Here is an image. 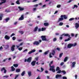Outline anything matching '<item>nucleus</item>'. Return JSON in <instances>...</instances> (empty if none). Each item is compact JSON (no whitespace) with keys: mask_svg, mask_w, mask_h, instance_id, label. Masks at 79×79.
I'll return each mask as SVG.
<instances>
[{"mask_svg":"<svg viewBox=\"0 0 79 79\" xmlns=\"http://www.w3.org/2000/svg\"><path fill=\"white\" fill-rule=\"evenodd\" d=\"M63 17H61V18H60L58 21V22H60V21H62L63 20Z\"/></svg>","mask_w":79,"mask_h":79,"instance_id":"nucleus-25","label":"nucleus"},{"mask_svg":"<svg viewBox=\"0 0 79 79\" xmlns=\"http://www.w3.org/2000/svg\"><path fill=\"white\" fill-rule=\"evenodd\" d=\"M13 66L15 68H17V67H18V64H14Z\"/></svg>","mask_w":79,"mask_h":79,"instance_id":"nucleus-30","label":"nucleus"},{"mask_svg":"<svg viewBox=\"0 0 79 79\" xmlns=\"http://www.w3.org/2000/svg\"><path fill=\"white\" fill-rule=\"evenodd\" d=\"M61 77V75L60 74H57L56 76V79H58V77Z\"/></svg>","mask_w":79,"mask_h":79,"instance_id":"nucleus-15","label":"nucleus"},{"mask_svg":"<svg viewBox=\"0 0 79 79\" xmlns=\"http://www.w3.org/2000/svg\"><path fill=\"white\" fill-rule=\"evenodd\" d=\"M61 18H63L64 19H67V17L65 15H62L60 16Z\"/></svg>","mask_w":79,"mask_h":79,"instance_id":"nucleus-13","label":"nucleus"},{"mask_svg":"<svg viewBox=\"0 0 79 79\" xmlns=\"http://www.w3.org/2000/svg\"><path fill=\"white\" fill-rule=\"evenodd\" d=\"M50 68L49 69V70L52 71L53 73H55L56 71H55V69H54V68H55V66H54V65H52V66H51L50 64Z\"/></svg>","mask_w":79,"mask_h":79,"instance_id":"nucleus-2","label":"nucleus"},{"mask_svg":"<svg viewBox=\"0 0 79 79\" xmlns=\"http://www.w3.org/2000/svg\"><path fill=\"white\" fill-rule=\"evenodd\" d=\"M63 53H61L59 55V58H61L62 57V56H63Z\"/></svg>","mask_w":79,"mask_h":79,"instance_id":"nucleus-35","label":"nucleus"},{"mask_svg":"<svg viewBox=\"0 0 79 79\" xmlns=\"http://www.w3.org/2000/svg\"><path fill=\"white\" fill-rule=\"evenodd\" d=\"M10 20V18H7L5 19V21H6V22L7 23L8 21Z\"/></svg>","mask_w":79,"mask_h":79,"instance_id":"nucleus-32","label":"nucleus"},{"mask_svg":"<svg viewBox=\"0 0 79 79\" xmlns=\"http://www.w3.org/2000/svg\"><path fill=\"white\" fill-rule=\"evenodd\" d=\"M11 11V10H8L7 11V10H6L5 12H6L7 13H9Z\"/></svg>","mask_w":79,"mask_h":79,"instance_id":"nucleus-45","label":"nucleus"},{"mask_svg":"<svg viewBox=\"0 0 79 79\" xmlns=\"http://www.w3.org/2000/svg\"><path fill=\"white\" fill-rule=\"evenodd\" d=\"M37 9V8L35 7L33 8V11H35L36 10V9Z\"/></svg>","mask_w":79,"mask_h":79,"instance_id":"nucleus-57","label":"nucleus"},{"mask_svg":"<svg viewBox=\"0 0 79 79\" xmlns=\"http://www.w3.org/2000/svg\"><path fill=\"white\" fill-rule=\"evenodd\" d=\"M56 49L57 50H58V51H60V48H56Z\"/></svg>","mask_w":79,"mask_h":79,"instance_id":"nucleus-52","label":"nucleus"},{"mask_svg":"<svg viewBox=\"0 0 79 79\" xmlns=\"http://www.w3.org/2000/svg\"><path fill=\"white\" fill-rule=\"evenodd\" d=\"M37 29H38V27L36 26L34 29V32H36L37 31Z\"/></svg>","mask_w":79,"mask_h":79,"instance_id":"nucleus-24","label":"nucleus"},{"mask_svg":"<svg viewBox=\"0 0 79 79\" xmlns=\"http://www.w3.org/2000/svg\"><path fill=\"white\" fill-rule=\"evenodd\" d=\"M56 49H55L54 50H52V53H51V54H52V55H53V56H54V55H55V50Z\"/></svg>","mask_w":79,"mask_h":79,"instance_id":"nucleus-18","label":"nucleus"},{"mask_svg":"<svg viewBox=\"0 0 79 79\" xmlns=\"http://www.w3.org/2000/svg\"><path fill=\"white\" fill-rule=\"evenodd\" d=\"M15 39H16V37L14 36L12 37V40H15Z\"/></svg>","mask_w":79,"mask_h":79,"instance_id":"nucleus-48","label":"nucleus"},{"mask_svg":"<svg viewBox=\"0 0 79 79\" xmlns=\"http://www.w3.org/2000/svg\"><path fill=\"white\" fill-rule=\"evenodd\" d=\"M35 52V49H33L31 51H30L28 52V53L29 54H31L32 53H34V52Z\"/></svg>","mask_w":79,"mask_h":79,"instance_id":"nucleus-12","label":"nucleus"},{"mask_svg":"<svg viewBox=\"0 0 79 79\" xmlns=\"http://www.w3.org/2000/svg\"><path fill=\"white\" fill-rule=\"evenodd\" d=\"M24 74H25V71H23L21 75L22 76H24Z\"/></svg>","mask_w":79,"mask_h":79,"instance_id":"nucleus-29","label":"nucleus"},{"mask_svg":"<svg viewBox=\"0 0 79 79\" xmlns=\"http://www.w3.org/2000/svg\"><path fill=\"white\" fill-rule=\"evenodd\" d=\"M75 27L77 29L79 28V24L77 23H76L75 24Z\"/></svg>","mask_w":79,"mask_h":79,"instance_id":"nucleus-10","label":"nucleus"},{"mask_svg":"<svg viewBox=\"0 0 79 79\" xmlns=\"http://www.w3.org/2000/svg\"><path fill=\"white\" fill-rule=\"evenodd\" d=\"M29 12H26V14H25V15H29Z\"/></svg>","mask_w":79,"mask_h":79,"instance_id":"nucleus-64","label":"nucleus"},{"mask_svg":"<svg viewBox=\"0 0 79 79\" xmlns=\"http://www.w3.org/2000/svg\"><path fill=\"white\" fill-rule=\"evenodd\" d=\"M18 50L19 51H21V50H23V48H18Z\"/></svg>","mask_w":79,"mask_h":79,"instance_id":"nucleus-43","label":"nucleus"},{"mask_svg":"<svg viewBox=\"0 0 79 79\" xmlns=\"http://www.w3.org/2000/svg\"><path fill=\"white\" fill-rule=\"evenodd\" d=\"M15 35V33H12L10 35V37H12V36H14V35Z\"/></svg>","mask_w":79,"mask_h":79,"instance_id":"nucleus-47","label":"nucleus"},{"mask_svg":"<svg viewBox=\"0 0 79 79\" xmlns=\"http://www.w3.org/2000/svg\"><path fill=\"white\" fill-rule=\"evenodd\" d=\"M72 65L71 66V68H74L75 66V64H76V63L75 62H73L72 63Z\"/></svg>","mask_w":79,"mask_h":79,"instance_id":"nucleus-19","label":"nucleus"},{"mask_svg":"<svg viewBox=\"0 0 79 79\" xmlns=\"http://www.w3.org/2000/svg\"><path fill=\"white\" fill-rule=\"evenodd\" d=\"M52 53H50L49 54V58H52Z\"/></svg>","mask_w":79,"mask_h":79,"instance_id":"nucleus-49","label":"nucleus"},{"mask_svg":"<svg viewBox=\"0 0 79 79\" xmlns=\"http://www.w3.org/2000/svg\"><path fill=\"white\" fill-rule=\"evenodd\" d=\"M39 59V57H36L35 58V59L36 60V61H38V60Z\"/></svg>","mask_w":79,"mask_h":79,"instance_id":"nucleus-58","label":"nucleus"},{"mask_svg":"<svg viewBox=\"0 0 79 79\" xmlns=\"http://www.w3.org/2000/svg\"><path fill=\"white\" fill-rule=\"evenodd\" d=\"M77 7H78V6H77L76 5H74L73 7L72 8L73 9H74L75 8H77Z\"/></svg>","mask_w":79,"mask_h":79,"instance_id":"nucleus-28","label":"nucleus"},{"mask_svg":"<svg viewBox=\"0 0 79 79\" xmlns=\"http://www.w3.org/2000/svg\"><path fill=\"white\" fill-rule=\"evenodd\" d=\"M1 1H4L3 2H1L0 3V5H1L3 3H5L6 2V0H1Z\"/></svg>","mask_w":79,"mask_h":79,"instance_id":"nucleus-16","label":"nucleus"},{"mask_svg":"<svg viewBox=\"0 0 79 79\" xmlns=\"http://www.w3.org/2000/svg\"><path fill=\"white\" fill-rule=\"evenodd\" d=\"M38 4H36L34 6V7H37V6H38Z\"/></svg>","mask_w":79,"mask_h":79,"instance_id":"nucleus-55","label":"nucleus"},{"mask_svg":"<svg viewBox=\"0 0 79 79\" xmlns=\"http://www.w3.org/2000/svg\"><path fill=\"white\" fill-rule=\"evenodd\" d=\"M2 47H4V49L5 50H7V49H9L10 47V46L8 44H6V45H2Z\"/></svg>","mask_w":79,"mask_h":79,"instance_id":"nucleus-5","label":"nucleus"},{"mask_svg":"<svg viewBox=\"0 0 79 79\" xmlns=\"http://www.w3.org/2000/svg\"><path fill=\"white\" fill-rule=\"evenodd\" d=\"M4 38L5 39H6L7 40H9V39H10V37L9 36L7 35H6Z\"/></svg>","mask_w":79,"mask_h":79,"instance_id":"nucleus-14","label":"nucleus"},{"mask_svg":"<svg viewBox=\"0 0 79 79\" xmlns=\"http://www.w3.org/2000/svg\"><path fill=\"white\" fill-rule=\"evenodd\" d=\"M41 29L40 28H39L38 29V31L39 32H40V31H41Z\"/></svg>","mask_w":79,"mask_h":79,"instance_id":"nucleus-59","label":"nucleus"},{"mask_svg":"<svg viewBox=\"0 0 79 79\" xmlns=\"http://www.w3.org/2000/svg\"><path fill=\"white\" fill-rule=\"evenodd\" d=\"M46 29V28H41V31H45Z\"/></svg>","mask_w":79,"mask_h":79,"instance_id":"nucleus-39","label":"nucleus"},{"mask_svg":"<svg viewBox=\"0 0 79 79\" xmlns=\"http://www.w3.org/2000/svg\"><path fill=\"white\" fill-rule=\"evenodd\" d=\"M33 45H39V42L37 41H35L33 43Z\"/></svg>","mask_w":79,"mask_h":79,"instance_id":"nucleus-9","label":"nucleus"},{"mask_svg":"<svg viewBox=\"0 0 79 79\" xmlns=\"http://www.w3.org/2000/svg\"><path fill=\"white\" fill-rule=\"evenodd\" d=\"M22 45H23V43H21L19 45V46H22Z\"/></svg>","mask_w":79,"mask_h":79,"instance_id":"nucleus-62","label":"nucleus"},{"mask_svg":"<svg viewBox=\"0 0 79 79\" xmlns=\"http://www.w3.org/2000/svg\"><path fill=\"white\" fill-rule=\"evenodd\" d=\"M2 18H3V15L1 14V16H0V21H2Z\"/></svg>","mask_w":79,"mask_h":79,"instance_id":"nucleus-33","label":"nucleus"},{"mask_svg":"<svg viewBox=\"0 0 79 79\" xmlns=\"http://www.w3.org/2000/svg\"><path fill=\"white\" fill-rule=\"evenodd\" d=\"M20 69H17L16 70V73H19L20 72Z\"/></svg>","mask_w":79,"mask_h":79,"instance_id":"nucleus-26","label":"nucleus"},{"mask_svg":"<svg viewBox=\"0 0 79 79\" xmlns=\"http://www.w3.org/2000/svg\"><path fill=\"white\" fill-rule=\"evenodd\" d=\"M31 74H32V73H31V72L29 71L28 72V74L29 77L30 76H31L32 75Z\"/></svg>","mask_w":79,"mask_h":79,"instance_id":"nucleus-22","label":"nucleus"},{"mask_svg":"<svg viewBox=\"0 0 79 79\" xmlns=\"http://www.w3.org/2000/svg\"><path fill=\"white\" fill-rule=\"evenodd\" d=\"M61 73H63L64 75L66 74V72L64 70H62L61 71Z\"/></svg>","mask_w":79,"mask_h":79,"instance_id":"nucleus-31","label":"nucleus"},{"mask_svg":"<svg viewBox=\"0 0 79 79\" xmlns=\"http://www.w3.org/2000/svg\"><path fill=\"white\" fill-rule=\"evenodd\" d=\"M74 18H71L69 19V21H73V20H74Z\"/></svg>","mask_w":79,"mask_h":79,"instance_id":"nucleus-40","label":"nucleus"},{"mask_svg":"<svg viewBox=\"0 0 79 79\" xmlns=\"http://www.w3.org/2000/svg\"><path fill=\"white\" fill-rule=\"evenodd\" d=\"M18 8H19V10L21 11H23V10H24V8H22L20 6H19Z\"/></svg>","mask_w":79,"mask_h":79,"instance_id":"nucleus-20","label":"nucleus"},{"mask_svg":"<svg viewBox=\"0 0 79 79\" xmlns=\"http://www.w3.org/2000/svg\"><path fill=\"white\" fill-rule=\"evenodd\" d=\"M11 69L12 71H15V68L13 66H12L11 67Z\"/></svg>","mask_w":79,"mask_h":79,"instance_id":"nucleus-23","label":"nucleus"},{"mask_svg":"<svg viewBox=\"0 0 79 79\" xmlns=\"http://www.w3.org/2000/svg\"><path fill=\"white\" fill-rule=\"evenodd\" d=\"M27 49H25L24 51H23V52H27Z\"/></svg>","mask_w":79,"mask_h":79,"instance_id":"nucleus-63","label":"nucleus"},{"mask_svg":"<svg viewBox=\"0 0 79 79\" xmlns=\"http://www.w3.org/2000/svg\"><path fill=\"white\" fill-rule=\"evenodd\" d=\"M61 6L60 5H58L57 6V8H60L61 7Z\"/></svg>","mask_w":79,"mask_h":79,"instance_id":"nucleus-50","label":"nucleus"},{"mask_svg":"<svg viewBox=\"0 0 79 79\" xmlns=\"http://www.w3.org/2000/svg\"><path fill=\"white\" fill-rule=\"evenodd\" d=\"M15 45H12L11 49L12 52H13V51H14L15 50Z\"/></svg>","mask_w":79,"mask_h":79,"instance_id":"nucleus-6","label":"nucleus"},{"mask_svg":"<svg viewBox=\"0 0 79 79\" xmlns=\"http://www.w3.org/2000/svg\"><path fill=\"white\" fill-rule=\"evenodd\" d=\"M36 79H40V76H39Z\"/></svg>","mask_w":79,"mask_h":79,"instance_id":"nucleus-60","label":"nucleus"},{"mask_svg":"<svg viewBox=\"0 0 79 79\" xmlns=\"http://www.w3.org/2000/svg\"><path fill=\"white\" fill-rule=\"evenodd\" d=\"M68 59V57H65L64 59V62H66V61Z\"/></svg>","mask_w":79,"mask_h":79,"instance_id":"nucleus-21","label":"nucleus"},{"mask_svg":"<svg viewBox=\"0 0 79 79\" xmlns=\"http://www.w3.org/2000/svg\"><path fill=\"white\" fill-rule=\"evenodd\" d=\"M3 77H6V78H8V76H4Z\"/></svg>","mask_w":79,"mask_h":79,"instance_id":"nucleus-56","label":"nucleus"},{"mask_svg":"<svg viewBox=\"0 0 79 79\" xmlns=\"http://www.w3.org/2000/svg\"><path fill=\"white\" fill-rule=\"evenodd\" d=\"M46 6V5H44L42 6V8H45Z\"/></svg>","mask_w":79,"mask_h":79,"instance_id":"nucleus-51","label":"nucleus"},{"mask_svg":"<svg viewBox=\"0 0 79 79\" xmlns=\"http://www.w3.org/2000/svg\"><path fill=\"white\" fill-rule=\"evenodd\" d=\"M35 63H36V61H33L31 62V64H32V66H35Z\"/></svg>","mask_w":79,"mask_h":79,"instance_id":"nucleus-17","label":"nucleus"},{"mask_svg":"<svg viewBox=\"0 0 79 79\" xmlns=\"http://www.w3.org/2000/svg\"><path fill=\"white\" fill-rule=\"evenodd\" d=\"M62 79H67V77H62Z\"/></svg>","mask_w":79,"mask_h":79,"instance_id":"nucleus-53","label":"nucleus"},{"mask_svg":"<svg viewBox=\"0 0 79 79\" xmlns=\"http://www.w3.org/2000/svg\"><path fill=\"white\" fill-rule=\"evenodd\" d=\"M32 60V57H30L28 58L27 60L26 59H25L24 60V62H28V63H31V61Z\"/></svg>","mask_w":79,"mask_h":79,"instance_id":"nucleus-4","label":"nucleus"},{"mask_svg":"<svg viewBox=\"0 0 79 79\" xmlns=\"http://www.w3.org/2000/svg\"><path fill=\"white\" fill-rule=\"evenodd\" d=\"M19 32H20L21 33V34L22 35L24 34V32H23V31H19Z\"/></svg>","mask_w":79,"mask_h":79,"instance_id":"nucleus-46","label":"nucleus"},{"mask_svg":"<svg viewBox=\"0 0 79 79\" xmlns=\"http://www.w3.org/2000/svg\"><path fill=\"white\" fill-rule=\"evenodd\" d=\"M64 36H66L69 37L68 39H66L65 40V42H68V41H69V40H70V39H71V37H70V35H69L68 34H64Z\"/></svg>","mask_w":79,"mask_h":79,"instance_id":"nucleus-1","label":"nucleus"},{"mask_svg":"<svg viewBox=\"0 0 79 79\" xmlns=\"http://www.w3.org/2000/svg\"><path fill=\"white\" fill-rule=\"evenodd\" d=\"M60 69V67H57L56 69V71H59Z\"/></svg>","mask_w":79,"mask_h":79,"instance_id":"nucleus-34","label":"nucleus"},{"mask_svg":"<svg viewBox=\"0 0 79 79\" xmlns=\"http://www.w3.org/2000/svg\"><path fill=\"white\" fill-rule=\"evenodd\" d=\"M48 53V51H46V52L44 53V54L45 55H47Z\"/></svg>","mask_w":79,"mask_h":79,"instance_id":"nucleus-42","label":"nucleus"},{"mask_svg":"<svg viewBox=\"0 0 79 79\" xmlns=\"http://www.w3.org/2000/svg\"><path fill=\"white\" fill-rule=\"evenodd\" d=\"M3 70H4V73H6V69H5V67H3L2 68L1 71L2 72H3Z\"/></svg>","mask_w":79,"mask_h":79,"instance_id":"nucleus-8","label":"nucleus"},{"mask_svg":"<svg viewBox=\"0 0 79 79\" xmlns=\"http://www.w3.org/2000/svg\"><path fill=\"white\" fill-rule=\"evenodd\" d=\"M41 38L42 39V40L43 41H48L49 40L48 39H47L46 38V36L45 35H42L41 36Z\"/></svg>","mask_w":79,"mask_h":79,"instance_id":"nucleus-3","label":"nucleus"},{"mask_svg":"<svg viewBox=\"0 0 79 79\" xmlns=\"http://www.w3.org/2000/svg\"><path fill=\"white\" fill-rule=\"evenodd\" d=\"M44 26H48V23H44Z\"/></svg>","mask_w":79,"mask_h":79,"instance_id":"nucleus-27","label":"nucleus"},{"mask_svg":"<svg viewBox=\"0 0 79 79\" xmlns=\"http://www.w3.org/2000/svg\"><path fill=\"white\" fill-rule=\"evenodd\" d=\"M16 3L18 5H19V4H20V3L19 2V0L17 1Z\"/></svg>","mask_w":79,"mask_h":79,"instance_id":"nucleus-37","label":"nucleus"},{"mask_svg":"<svg viewBox=\"0 0 79 79\" xmlns=\"http://www.w3.org/2000/svg\"><path fill=\"white\" fill-rule=\"evenodd\" d=\"M74 46V44H69L68 45L67 47L69 48H71V47H73Z\"/></svg>","mask_w":79,"mask_h":79,"instance_id":"nucleus-7","label":"nucleus"},{"mask_svg":"<svg viewBox=\"0 0 79 79\" xmlns=\"http://www.w3.org/2000/svg\"><path fill=\"white\" fill-rule=\"evenodd\" d=\"M41 72H43V71H44V69L42 68H41Z\"/></svg>","mask_w":79,"mask_h":79,"instance_id":"nucleus-54","label":"nucleus"},{"mask_svg":"<svg viewBox=\"0 0 79 79\" xmlns=\"http://www.w3.org/2000/svg\"><path fill=\"white\" fill-rule=\"evenodd\" d=\"M23 19H24V15H21V17L19 18V20L20 21L23 20Z\"/></svg>","mask_w":79,"mask_h":79,"instance_id":"nucleus-11","label":"nucleus"},{"mask_svg":"<svg viewBox=\"0 0 79 79\" xmlns=\"http://www.w3.org/2000/svg\"><path fill=\"white\" fill-rule=\"evenodd\" d=\"M56 38H54L53 39V42H55V41H56Z\"/></svg>","mask_w":79,"mask_h":79,"instance_id":"nucleus-44","label":"nucleus"},{"mask_svg":"<svg viewBox=\"0 0 79 79\" xmlns=\"http://www.w3.org/2000/svg\"><path fill=\"white\" fill-rule=\"evenodd\" d=\"M58 71L56 73L57 74H60V73H61V70H58Z\"/></svg>","mask_w":79,"mask_h":79,"instance_id":"nucleus-38","label":"nucleus"},{"mask_svg":"<svg viewBox=\"0 0 79 79\" xmlns=\"http://www.w3.org/2000/svg\"><path fill=\"white\" fill-rule=\"evenodd\" d=\"M63 23L62 22L60 23L59 24V26H63Z\"/></svg>","mask_w":79,"mask_h":79,"instance_id":"nucleus-36","label":"nucleus"},{"mask_svg":"<svg viewBox=\"0 0 79 79\" xmlns=\"http://www.w3.org/2000/svg\"><path fill=\"white\" fill-rule=\"evenodd\" d=\"M63 64H64V62H61L60 64L61 66H63Z\"/></svg>","mask_w":79,"mask_h":79,"instance_id":"nucleus-61","label":"nucleus"},{"mask_svg":"<svg viewBox=\"0 0 79 79\" xmlns=\"http://www.w3.org/2000/svg\"><path fill=\"white\" fill-rule=\"evenodd\" d=\"M19 76V74L16 75L15 76V79H16V78H17V77H18Z\"/></svg>","mask_w":79,"mask_h":79,"instance_id":"nucleus-41","label":"nucleus"}]
</instances>
